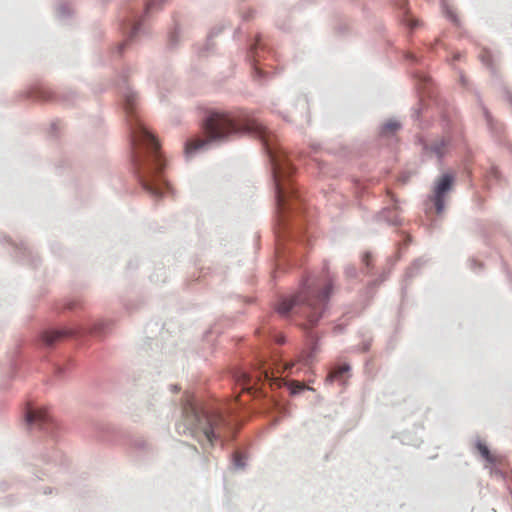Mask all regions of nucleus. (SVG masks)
I'll return each mask as SVG.
<instances>
[{"label": "nucleus", "instance_id": "f257e3e1", "mask_svg": "<svg viewBox=\"0 0 512 512\" xmlns=\"http://www.w3.org/2000/svg\"><path fill=\"white\" fill-rule=\"evenodd\" d=\"M206 138H192L186 142L185 152L192 155L205 148L210 142H222L234 135L255 133L265 143L269 153L271 148V131L256 119L234 112L210 111L202 124ZM272 157L273 176L276 189V202L279 209H284L288 199L295 191L290 184L294 167L289 160Z\"/></svg>", "mask_w": 512, "mask_h": 512}, {"label": "nucleus", "instance_id": "f03ea898", "mask_svg": "<svg viewBox=\"0 0 512 512\" xmlns=\"http://www.w3.org/2000/svg\"><path fill=\"white\" fill-rule=\"evenodd\" d=\"M124 109L130 127L132 161L142 187L152 196L160 197L167 188L162 176L165 160L158 139L152 134L136 111V95L125 96Z\"/></svg>", "mask_w": 512, "mask_h": 512}, {"label": "nucleus", "instance_id": "7ed1b4c3", "mask_svg": "<svg viewBox=\"0 0 512 512\" xmlns=\"http://www.w3.org/2000/svg\"><path fill=\"white\" fill-rule=\"evenodd\" d=\"M334 282V274L325 265L318 275L309 276L296 294L282 297L275 309L283 317L297 315L304 318L305 322L299 325L311 329L323 316Z\"/></svg>", "mask_w": 512, "mask_h": 512}, {"label": "nucleus", "instance_id": "20e7f679", "mask_svg": "<svg viewBox=\"0 0 512 512\" xmlns=\"http://www.w3.org/2000/svg\"><path fill=\"white\" fill-rule=\"evenodd\" d=\"M224 426V418L220 412L210 409H199L193 403L188 402L183 407V421L178 426V432L192 436L203 435L211 444L220 437V431Z\"/></svg>", "mask_w": 512, "mask_h": 512}, {"label": "nucleus", "instance_id": "39448f33", "mask_svg": "<svg viewBox=\"0 0 512 512\" xmlns=\"http://www.w3.org/2000/svg\"><path fill=\"white\" fill-rule=\"evenodd\" d=\"M274 370L266 369L263 363L255 369L252 373L240 371L236 375L237 382L249 393H257L261 390L258 384L264 380L278 381V378L274 377Z\"/></svg>", "mask_w": 512, "mask_h": 512}, {"label": "nucleus", "instance_id": "423d86ee", "mask_svg": "<svg viewBox=\"0 0 512 512\" xmlns=\"http://www.w3.org/2000/svg\"><path fill=\"white\" fill-rule=\"evenodd\" d=\"M453 184V176L450 174L443 175L436 183L432 201L434 202L436 212L440 214L444 209V195Z\"/></svg>", "mask_w": 512, "mask_h": 512}, {"label": "nucleus", "instance_id": "0eeeda50", "mask_svg": "<svg viewBox=\"0 0 512 512\" xmlns=\"http://www.w3.org/2000/svg\"><path fill=\"white\" fill-rule=\"evenodd\" d=\"M26 420L31 425L43 427L50 421V415L43 408H29L26 412Z\"/></svg>", "mask_w": 512, "mask_h": 512}, {"label": "nucleus", "instance_id": "6e6552de", "mask_svg": "<svg viewBox=\"0 0 512 512\" xmlns=\"http://www.w3.org/2000/svg\"><path fill=\"white\" fill-rule=\"evenodd\" d=\"M350 366L348 364H342L335 367L327 376V381L333 382L338 381L344 384L349 378Z\"/></svg>", "mask_w": 512, "mask_h": 512}, {"label": "nucleus", "instance_id": "1a4fd4ad", "mask_svg": "<svg viewBox=\"0 0 512 512\" xmlns=\"http://www.w3.org/2000/svg\"><path fill=\"white\" fill-rule=\"evenodd\" d=\"M68 332L66 330L47 331L42 335L44 343L48 346L53 345L56 341L66 336Z\"/></svg>", "mask_w": 512, "mask_h": 512}, {"label": "nucleus", "instance_id": "9d476101", "mask_svg": "<svg viewBox=\"0 0 512 512\" xmlns=\"http://www.w3.org/2000/svg\"><path fill=\"white\" fill-rule=\"evenodd\" d=\"M476 448L478 450V452L480 453V455L489 463H495L496 462V457L494 455H492L488 449V447L486 446L485 443L481 442V441H478L477 444H476Z\"/></svg>", "mask_w": 512, "mask_h": 512}, {"label": "nucleus", "instance_id": "9b49d317", "mask_svg": "<svg viewBox=\"0 0 512 512\" xmlns=\"http://www.w3.org/2000/svg\"><path fill=\"white\" fill-rule=\"evenodd\" d=\"M51 92L44 87H39L35 90V98L42 100V101H48L51 99Z\"/></svg>", "mask_w": 512, "mask_h": 512}, {"label": "nucleus", "instance_id": "f8f14e48", "mask_svg": "<svg viewBox=\"0 0 512 512\" xmlns=\"http://www.w3.org/2000/svg\"><path fill=\"white\" fill-rule=\"evenodd\" d=\"M448 145V142L444 139H442L439 143H435L432 146V151L438 155L439 157H442L446 152V147Z\"/></svg>", "mask_w": 512, "mask_h": 512}, {"label": "nucleus", "instance_id": "ddd939ff", "mask_svg": "<svg viewBox=\"0 0 512 512\" xmlns=\"http://www.w3.org/2000/svg\"><path fill=\"white\" fill-rule=\"evenodd\" d=\"M400 127L399 123H397L396 121H388L386 122L383 127H382V133L383 134H389V133H393L395 132L396 130H398Z\"/></svg>", "mask_w": 512, "mask_h": 512}, {"label": "nucleus", "instance_id": "4468645a", "mask_svg": "<svg viewBox=\"0 0 512 512\" xmlns=\"http://www.w3.org/2000/svg\"><path fill=\"white\" fill-rule=\"evenodd\" d=\"M289 387L292 389V392L293 393H296L297 391H300L302 389H304V384L301 383V382H298V381H291L289 383Z\"/></svg>", "mask_w": 512, "mask_h": 512}, {"label": "nucleus", "instance_id": "2eb2a0df", "mask_svg": "<svg viewBox=\"0 0 512 512\" xmlns=\"http://www.w3.org/2000/svg\"><path fill=\"white\" fill-rule=\"evenodd\" d=\"M233 462H234V465L237 467V468H243L244 467V462L242 460V456L239 452H236L233 456Z\"/></svg>", "mask_w": 512, "mask_h": 512}, {"label": "nucleus", "instance_id": "dca6fc26", "mask_svg": "<svg viewBox=\"0 0 512 512\" xmlns=\"http://www.w3.org/2000/svg\"><path fill=\"white\" fill-rule=\"evenodd\" d=\"M293 365H294L293 363H286V364L282 367V369H283V370H289V369H291V367H292Z\"/></svg>", "mask_w": 512, "mask_h": 512}, {"label": "nucleus", "instance_id": "f3484780", "mask_svg": "<svg viewBox=\"0 0 512 512\" xmlns=\"http://www.w3.org/2000/svg\"><path fill=\"white\" fill-rule=\"evenodd\" d=\"M448 15H449V17L451 18V20H452L453 22H456V21H457L456 15H455L454 13H452V12H448Z\"/></svg>", "mask_w": 512, "mask_h": 512}, {"label": "nucleus", "instance_id": "a211bd4d", "mask_svg": "<svg viewBox=\"0 0 512 512\" xmlns=\"http://www.w3.org/2000/svg\"><path fill=\"white\" fill-rule=\"evenodd\" d=\"M137 30H138V25H135V26L132 28V31H131V35H130V37H133V36L137 33Z\"/></svg>", "mask_w": 512, "mask_h": 512}, {"label": "nucleus", "instance_id": "6ab92c4d", "mask_svg": "<svg viewBox=\"0 0 512 512\" xmlns=\"http://www.w3.org/2000/svg\"><path fill=\"white\" fill-rule=\"evenodd\" d=\"M257 46H260V38L256 39L255 45L252 47V49H256Z\"/></svg>", "mask_w": 512, "mask_h": 512}, {"label": "nucleus", "instance_id": "aec40b11", "mask_svg": "<svg viewBox=\"0 0 512 512\" xmlns=\"http://www.w3.org/2000/svg\"><path fill=\"white\" fill-rule=\"evenodd\" d=\"M278 342H279V343H283V339H282V338H281V339H278Z\"/></svg>", "mask_w": 512, "mask_h": 512}]
</instances>
